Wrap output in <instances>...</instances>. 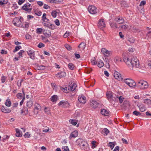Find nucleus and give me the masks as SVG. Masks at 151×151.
I'll list each match as a JSON object with an SVG mask.
<instances>
[{"instance_id":"1","label":"nucleus","mask_w":151,"mask_h":151,"mask_svg":"<svg viewBox=\"0 0 151 151\" xmlns=\"http://www.w3.org/2000/svg\"><path fill=\"white\" fill-rule=\"evenodd\" d=\"M131 63L129 65V68L133 70L134 68H139V60L135 56L133 57L131 60Z\"/></svg>"},{"instance_id":"2","label":"nucleus","mask_w":151,"mask_h":151,"mask_svg":"<svg viewBox=\"0 0 151 151\" xmlns=\"http://www.w3.org/2000/svg\"><path fill=\"white\" fill-rule=\"evenodd\" d=\"M124 83L129 86L132 88H134L136 84L134 81L131 78H126L124 80Z\"/></svg>"},{"instance_id":"3","label":"nucleus","mask_w":151,"mask_h":151,"mask_svg":"<svg viewBox=\"0 0 151 151\" xmlns=\"http://www.w3.org/2000/svg\"><path fill=\"white\" fill-rule=\"evenodd\" d=\"M137 86L142 89H145L148 87L147 83L143 80H141L138 81L137 85Z\"/></svg>"},{"instance_id":"4","label":"nucleus","mask_w":151,"mask_h":151,"mask_svg":"<svg viewBox=\"0 0 151 151\" xmlns=\"http://www.w3.org/2000/svg\"><path fill=\"white\" fill-rule=\"evenodd\" d=\"M13 23L15 26L20 27L22 26V22L19 19L18 17H15L14 19Z\"/></svg>"},{"instance_id":"5","label":"nucleus","mask_w":151,"mask_h":151,"mask_svg":"<svg viewBox=\"0 0 151 151\" xmlns=\"http://www.w3.org/2000/svg\"><path fill=\"white\" fill-rule=\"evenodd\" d=\"M31 4L29 3H27L22 7V9L28 12H31L32 9V8H30Z\"/></svg>"},{"instance_id":"6","label":"nucleus","mask_w":151,"mask_h":151,"mask_svg":"<svg viewBox=\"0 0 151 151\" xmlns=\"http://www.w3.org/2000/svg\"><path fill=\"white\" fill-rule=\"evenodd\" d=\"M101 51L105 56L107 57L109 56L112 54V52L111 51H109L105 48H101Z\"/></svg>"},{"instance_id":"7","label":"nucleus","mask_w":151,"mask_h":151,"mask_svg":"<svg viewBox=\"0 0 151 151\" xmlns=\"http://www.w3.org/2000/svg\"><path fill=\"white\" fill-rule=\"evenodd\" d=\"M88 10L91 14H95L97 13V9L95 6H89L88 8Z\"/></svg>"},{"instance_id":"8","label":"nucleus","mask_w":151,"mask_h":151,"mask_svg":"<svg viewBox=\"0 0 151 151\" xmlns=\"http://www.w3.org/2000/svg\"><path fill=\"white\" fill-rule=\"evenodd\" d=\"M80 144L82 149L87 151L89 149V146L87 142H81V144Z\"/></svg>"},{"instance_id":"9","label":"nucleus","mask_w":151,"mask_h":151,"mask_svg":"<svg viewBox=\"0 0 151 151\" xmlns=\"http://www.w3.org/2000/svg\"><path fill=\"white\" fill-rule=\"evenodd\" d=\"M100 104V102L92 100L90 102V105L93 108H96Z\"/></svg>"},{"instance_id":"10","label":"nucleus","mask_w":151,"mask_h":151,"mask_svg":"<svg viewBox=\"0 0 151 151\" xmlns=\"http://www.w3.org/2000/svg\"><path fill=\"white\" fill-rule=\"evenodd\" d=\"M98 26L100 28H102L105 27V22L103 19H101L99 20L98 23Z\"/></svg>"},{"instance_id":"11","label":"nucleus","mask_w":151,"mask_h":151,"mask_svg":"<svg viewBox=\"0 0 151 151\" xmlns=\"http://www.w3.org/2000/svg\"><path fill=\"white\" fill-rule=\"evenodd\" d=\"M140 111L143 112L146 110V108L145 105L141 103H138L137 105Z\"/></svg>"},{"instance_id":"12","label":"nucleus","mask_w":151,"mask_h":151,"mask_svg":"<svg viewBox=\"0 0 151 151\" xmlns=\"http://www.w3.org/2000/svg\"><path fill=\"white\" fill-rule=\"evenodd\" d=\"M35 106L34 112L35 114H37L38 113L39 111L40 110L41 107L40 105L37 103H36L35 104Z\"/></svg>"},{"instance_id":"13","label":"nucleus","mask_w":151,"mask_h":151,"mask_svg":"<svg viewBox=\"0 0 151 151\" xmlns=\"http://www.w3.org/2000/svg\"><path fill=\"white\" fill-rule=\"evenodd\" d=\"M78 100L81 103L83 104H84L86 102V97L82 95H80L79 96Z\"/></svg>"},{"instance_id":"14","label":"nucleus","mask_w":151,"mask_h":151,"mask_svg":"<svg viewBox=\"0 0 151 151\" xmlns=\"http://www.w3.org/2000/svg\"><path fill=\"white\" fill-rule=\"evenodd\" d=\"M69 105V104L68 102L66 101H62L59 104V105H62V106L64 107L68 106Z\"/></svg>"},{"instance_id":"15","label":"nucleus","mask_w":151,"mask_h":151,"mask_svg":"<svg viewBox=\"0 0 151 151\" xmlns=\"http://www.w3.org/2000/svg\"><path fill=\"white\" fill-rule=\"evenodd\" d=\"M114 76L115 78L119 80H120L121 78V75L117 71H115L114 73Z\"/></svg>"},{"instance_id":"16","label":"nucleus","mask_w":151,"mask_h":151,"mask_svg":"<svg viewBox=\"0 0 151 151\" xmlns=\"http://www.w3.org/2000/svg\"><path fill=\"white\" fill-rule=\"evenodd\" d=\"M27 53L31 59H34L35 58L34 53L33 50H29L27 51Z\"/></svg>"},{"instance_id":"17","label":"nucleus","mask_w":151,"mask_h":151,"mask_svg":"<svg viewBox=\"0 0 151 151\" xmlns=\"http://www.w3.org/2000/svg\"><path fill=\"white\" fill-rule=\"evenodd\" d=\"M78 135V132L76 130H75L71 133L69 138H71L72 137L75 138L77 137Z\"/></svg>"},{"instance_id":"18","label":"nucleus","mask_w":151,"mask_h":151,"mask_svg":"<svg viewBox=\"0 0 151 151\" xmlns=\"http://www.w3.org/2000/svg\"><path fill=\"white\" fill-rule=\"evenodd\" d=\"M123 60L126 63V64L129 67V65H130V63H131V60H129V58L127 56H124L123 57Z\"/></svg>"},{"instance_id":"19","label":"nucleus","mask_w":151,"mask_h":151,"mask_svg":"<svg viewBox=\"0 0 151 151\" xmlns=\"http://www.w3.org/2000/svg\"><path fill=\"white\" fill-rule=\"evenodd\" d=\"M1 110L2 112L6 113H10L11 111L10 109L7 108L6 107L5 108L4 106L2 107Z\"/></svg>"},{"instance_id":"20","label":"nucleus","mask_w":151,"mask_h":151,"mask_svg":"<svg viewBox=\"0 0 151 151\" xmlns=\"http://www.w3.org/2000/svg\"><path fill=\"white\" fill-rule=\"evenodd\" d=\"M66 76V73L64 72H62L58 73L56 75V77L58 78H62Z\"/></svg>"},{"instance_id":"21","label":"nucleus","mask_w":151,"mask_h":151,"mask_svg":"<svg viewBox=\"0 0 151 151\" xmlns=\"http://www.w3.org/2000/svg\"><path fill=\"white\" fill-rule=\"evenodd\" d=\"M116 21L119 24H122L124 22V19L122 17H117L115 19Z\"/></svg>"},{"instance_id":"22","label":"nucleus","mask_w":151,"mask_h":151,"mask_svg":"<svg viewBox=\"0 0 151 151\" xmlns=\"http://www.w3.org/2000/svg\"><path fill=\"white\" fill-rule=\"evenodd\" d=\"M69 88L70 91H73L77 87V85L75 83H71L70 84H69Z\"/></svg>"},{"instance_id":"23","label":"nucleus","mask_w":151,"mask_h":151,"mask_svg":"<svg viewBox=\"0 0 151 151\" xmlns=\"http://www.w3.org/2000/svg\"><path fill=\"white\" fill-rule=\"evenodd\" d=\"M51 101L52 102H56L58 99V96L56 95H54L50 98Z\"/></svg>"},{"instance_id":"24","label":"nucleus","mask_w":151,"mask_h":151,"mask_svg":"<svg viewBox=\"0 0 151 151\" xmlns=\"http://www.w3.org/2000/svg\"><path fill=\"white\" fill-rule=\"evenodd\" d=\"M16 136L17 137H20L22 136V133L20 132L19 129H16Z\"/></svg>"},{"instance_id":"25","label":"nucleus","mask_w":151,"mask_h":151,"mask_svg":"<svg viewBox=\"0 0 151 151\" xmlns=\"http://www.w3.org/2000/svg\"><path fill=\"white\" fill-rule=\"evenodd\" d=\"M109 132V130L107 128H104L102 131V134L104 135H107Z\"/></svg>"},{"instance_id":"26","label":"nucleus","mask_w":151,"mask_h":151,"mask_svg":"<svg viewBox=\"0 0 151 151\" xmlns=\"http://www.w3.org/2000/svg\"><path fill=\"white\" fill-rule=\"evenodd\" d=\"M85 46L86 44L84 42H82L79 45L78 47L81 48V49L83 50L85 48Z\"/></svg>"},{"instance_id":"27","label":"nucleus","mask_w":151,"mask_h":151,"mask_svg":"<svg viewBox=\"0 0 151 151\" xmlns=\"http://www.w3.org/2000/svg\"><path fill=\"white\" fill-rule=\"evenodd\" d=\"M101 113L103 115L106 116L109 114V112L106 110L103 109L101 110Z\"/></svg>"},{"instance_id":"28","label":"nucleus","mask_w":151,"mask_h":151,"mask_svg":"<svg viewBox=\"0 0 151 151\" xmlns=\"http://www.w3.org/2000/svg\"><path fill=\"white\" fill-rule=\"evenodd\" d=\"M34 12L35 14L38 16H40L42 15V12L38 9H35Z\"/></svg>"},{"instance_id":"29","label":"nucleus","mask_w":151,"mask_h":151,"mask_svg":"<svg viewBox=\"0 0 151 151\" xmlns=\"http://www.w3.org/2000/svg\"><path fill=\"white\" fill-rule=\"evenodd\" d=\"M69 122L73 125L75 126L77 123V121L75 119H70L69 120Z\"/></svg>"},{"instance_id":"30","label":"nucleus","mask_w":151,"mask_h":151,"mask_svg":"<svg viewBox=\"0 0 151 151\" xmlns=\"http://www.w3.org/2000/svg\"><path fill=\"white\" fill-rule=\"evenodd\" d=\"M5 105L8 107H10L11 105V102L10 101L9 99H7L5 103Z\"/></svg>"},{"instance_id":"31","label":"nucleus","mask_w":151,"mask_h":151,"mask_svg":"<svg viewBox=\"0 0 151 151\" xmlns=\"http://www.w3.org/2000/svg\"><path fill=\"white\" fill-rule=\"evenodd\" d=\"M33 103L32 100L28 101L27 103V106L29 108L31 107L33 105Z\"/></svg>"},{"instance_id":"32","label":"nucleus","mask_w":151,"mask_h":151,"mask_svg":"<svg viewBox=\"0 0 151 151\" xmlns=\"http://www.w3.org/2000/svg\"><path fill=\"white\" fill-rule=\"evenodd\" d=\"M115 142H109L108 145L110 147L111 149H112L115 145Z\"/></svg>"},{"instance_id":"33","label":"nucleus","mask_w":151,"mask_h":151,"mask_svg":"<svg viewBox=\"0 0 151 151\" xmlns=\"http://www.w3.org/2000/svg\"><path fill=\"white\" fill-rule=\"evenodd\" d=\"M68 67L69 69L71 70H73L74 69L75 66L72 63H69L68 65Z\"/></svg>"},{"instance_id":"34","label":"nucleus","mask_w":151,"mask_h":151,"mask_svg":"<svg viewBox=\"0 0 151 151\" xmlns=\"http://www.w3.org/2000/svg\"><path fill=\"white\" fill-rule=\"evenodd\" d=\"M98 64V66L100 68L102 67L104 65L103 62L101 60L99 61Z\"/></svg>"},{"instance_id":"35","label":"nucleus","mask_w":151,"mask_h":151,"mask_svg":"<svg viewBox=\"0 0 151 151\" xmlns=\"http://www.w3.org/2000/svg\"><path fill=\"white\" fill-rule=\"evenodd\" d=\"M110 25L112 28L114 29H115L116 28H118L117 25L114 23H111L110 24Z\"/></svg>"},{"instance_id":"36","label":"nucleus","mask_w":151,"mask_h":151,"mask_svg":"<svg viewBox=\"0 0 151 151\" xmlns=\"http://www.w3.org/2000/svg\"><path fill=\"white\" fill-rule=\"evenodd\" d=\"M106 96L108 100L109 101L111 100V99L113 96L110 92H109L106 94Z\"/></svg>"},{"instance_id":"37","label":"nucleus","mask_w":151,"mask_h":151,"mask_svg":"<svg viewBox=\"0 0 151 151\" xmlns=\"http://www.w3.org/2000/svg\"><path fill=\"white\" fill-rule=\"evenodd\" d=\"M118 100V97L116 96V97H114L113 96L111 99V100L109 101L111 102H112V101H117Z\"/></svg>"},{"instance_id":"38","label":"nucleus","mask_w":151,"mask_h":151,"mask_svg":"<svg viewBox=\"0 0 151 151\" xmlns=\"http://www.w3.org/2000/svg\"><path fill=\"white\" fill-rule=\"evenodd\" d=\"M22 47L20 45H17L16 46L15 49L13 50V52H15L18 51L19 50L21 49Z\"/></svg>"},{"instance_id":"39","label":"nucleus","mask_w":151,"mask_h":151,"mask_svg":"<svg viewBox=\"0 0 151 151\" xmlns=\"http://www.w3.org/2000/svg\"><path fill=\"white\" fill-rule=\"evenodd\" d=\"M46 14L45 13H44L43 14L42 16V20L45 21V20H47V21H49V19H47L46 17Z\"/></svg>"},{"instance_id":"40","label":"nucleus","mask_w":151,"mask_h":151,"mask_svg":"<svg viewBox=\"0 0 151 151\" xmlns=\"http://www.w3.org/2000/svg\"><path fill=\"white\" fill-rule=\"evenodd\" d=\"M144 102L147 105L151 104V100L150 99H147L144 100Z\"/></svg>"},{"instance_id":"41","label":"nucleus","mask_w":151,"mask_h":151,"mask_svg":"<svg viewBox=\"0 0 151 151\" xmlns=\"http://www.w3.org/2000/svg\"><path fill=\"white\" fill-rule=\"evenodd\" d=\"M128 41L134 43V39L133 37L132 36H129L128 38Z\"/></svg>"},{"instance_id":"42","label":"nucleus","mask_w":151,"mask_h":151,"mask_svg":"<svg viewBox=\"0 0 151 151\" xmlns=\"http://www.w3.org/2000/svg\"><path fill=\"white\" fill-rule=\"evenodd\" d=\"M43 29L41 28H38L36 30V33L37 34H41L42 32Z\"/></svg>"},{"instance_id":"43","label":"nucleus","mask_w":151,"mask_h":151,"mask_svg":"<svg viewBox=\"0 0 151 151\" xmlns=\"http://www.w3.org/2000/svg\"><path fill=\"white\" fill-rule=\"evenodd\" d=\"M105 62L106 63V66L107 67H109V60L107 58H105L104 60Z\"/></svg>"},{"instance_id":"44","label":"nucleus","mask_w":151,"mask_h":151,"mask_svg":"<svg viewBox=\"0 0 151 151\" xmlns=\"http://www.w3.org/2000/svg\"><path fill=\"white\" fill-rule=\"evenodd\" d=\"M41 37L42 40L45 42H49V41L48 40V39H46L45 37L43 36L42 35Z\"/></svg>"},{"instance_id":"45","label":"nucleus","mask_w":151,"mask_h":151,"mask_svg":"<svg viewBox=\"0 0 151 151\" xmlns=\"http://www.w3.org/2000/svg\"><path fill=\"white\" fill-rule=\"evenodd\" d=\"M57 12L56 11H54L51 13V15L54 18L56 17L57 16Z\"/></svg>"},{"instance_id":"46","label":"nucleus","mask_w":151,"mask_h":151,"mask_svg":"<svg viewBox=\"0 0 151 151\" xmlns=\"http://www.w3.org/2000/svg\"><path fill=\"white\" fill-rule=\"evenodd\" d=\"M38 69L39 70H44L45 68V66L44 65H39L37 66Z\"/></svg>"},{"instance_id":"47","label":"nucleus","mask_w":151,"mask_h":151,"mask_svg":"<svg viewBox=\"0 0 151 151\" xmlns=\"http://www.w3.org/2000/svg\"><path fill=\"white\" fill-rule=\"evenodd\" d=\"M62 149L63 151H69V149L68 146H63Z\"/></svg>"},{"instance_id":"48","label":"nucleus","mask_w":151,"mask_h":151,"mask_svg":"<svg viewBox=\"0 0 151 151\" xmlns=\"http://www.w3.org/2000/svg\"><path fill=\"white\" fill-rule=\"evenodd\" d=\"M133 114L136 116L140 115L141 114L140 112L137 111H134L133 112Z\"/></svg>"},{"instance_id":"49","label":"nucleus","mask_w":151,"mask_h":151,"mask_svg":"<svg viewBox=\"0 0 151 151\" xmlns=\"http://www.w3.org/2000/svg\"><path fill=\"white\" fill-rule=\"evenodd\" d=\"M65 47L69 50H71V47L70 45L68 44H66L65 45Z\"/></svg>"},{"instance_id":"50","label":"nucleus","mask_w":151,"mask_h":151,"mask_svg":"<svg viewBox=\"0 0 151 151\" xmlns=\"http://www.w3.org/2000/svg\"><path fill=\"white\" fill-rule=\"evenodd\" d=\"M44 111L45 112L47 113V114H50L49 109V108L45 107L44 109Z\"/></svg>"},{"instance_id":"51","label":"nucleus","mask_w":151,"mask_h":151,"mask_svg":"<svg viewBox=\"0 0 151 151\" xmlns=\"http://www.w3.org/2000/svg\"><path fill=\"white\" fill-rule=\"evenodd\" d=\"M128 27V26L127 25H123L122 26H120L119 28V29H126Z\"/></svg>"},{"instance_id":"52","label":"nucleus","mask_w":151,"mask_h":151,"mask_svg":"<svg viewBox=\"0 0 151 151\" xmlns=\"http://www.w3.org/2000/svg\"><path fill=\"white\" fill-rule=\"evenodd\" d=\"M31 134L28 132H27L24 135V136L25 138H29L31 137Z\"/></svg>"},{"instance_id":"53","label":"nucleus","mask_w":151,"mask_h":151,"mask_svg":"<svg viewBox=\"0 0 151 151\" xmlns=\"http://www.w3.org/2000/svg\"><path fill=\"white\" fill-rule=\"evenodd\" d=\"M124 98L122 96H120L119 97H118V99L119 100L120 103H122L123 101Z\"/></svg>"},{"instance_id":"54","label":"nucleus","mask_w":151,"mask_h":151,"mask_svg":"<svg viewBox=\"0 0 151 151\" xmlns=\"http://www.w3.org/2000/svg\"><path fill=\"white\" fill-rule=\"evenodd\" d=\"M51 85L54 89L55 90H57V87L55 83H51Z\"/></svg>"},{"instance_id":"55","label":"nucleus","mask_w":151,"mask_h":151,"mask_svg":"<svg viewBox=\"0 0 151 151\" xmlns=\"http://www.w3.org/2000/svg\"><path fill=\"white\" fill-rule=\"evenodd\" d=\"M23 94H24V97L23 98V99H22V101L20 103V106H21V105H22L23 103V102H24V100L25 99V94L24 93V92H23Z\"/></svg>"},{"instance_id":"56","label":"nucleus","mask_w":151,"mask_h":151,"mask_svg":"<svg viewBox=\"0 0 151 151\" xmlns=\"http://www.w3.org/2000/svg\"><path fill=\"white\" fill-rule=\"evenodd\" d=\"M17 96L18 99H21L22 97V93H19L17 94Z\"/></svg>"},{"instance_id":"57","label":"nucleus","mask_w":151,"mask_h":151,"mask_svg":"<svg viewBox=\"0 0 151 151\" xmlns=\"http://www.w3.org/2000/svg\"><path fill=\"white\" fill-rule=\"evenodd\" d=\"M70 86L69 85L68 86V87H65V93H67L69 91H70Z\"/></svg>"},{"instance_id":"58","label":"nucleus","mask_w":151,"mask_h":151,"mask_svg":"<svg viewBox=\"0 0 151 151\" xmlns=\"http://www.w3.org/2000/svg\"><path fill=\"white\" fill-rule=\"evenodd\" d=\"M96 142H92L91 143V147L93 149H94L96 147Z\"/></svg>"},{"instance_id":"59","label":"nucleus","mask_w":151,"mask_h":151,"mask_svg":"<svg viewBox=\"0 0 151 151\" xmlns=\"http://www.w3.org/2000/svg\"><path fill=\"white\" fill-rule=\"evenodd\" d=\"M44 46L45 45L41 42L38 45V47L40 48L44 47Z\"/></svg>"},{"instance_id":"60","label":"nucleus","mask_w":151,"mask_h":151,"mask_svg":"<svg viewBox=\"0 0 151 151\" xmlns=\"http://www.w3.org/2000/svg\"><path fill=\"white\" fill-rule=\"evenodd\" d=\"M43 34L46 36L48 37H50L51 35L50 33H47V32H45L43 33Z\"/></svg>"},{"instance_id":"61","label":"nucleus","mask_w":151,"mask_h":151,"mask_svg":"<svg viewBox=\"0 0 151 151\" xmlns=\"http://www.w3.org/2000/svg\"><path fill=\"white\" fill-rule=\"evenodd\" d=\"M69 35V32L67 31L63 35V37H64L66 38Z\"/></svg>"},{"instance_id":"62","label":"nucleus","mask_w":151,"mask_h":151,"mask_svg":"<svg viewBox=\"0 0 151 151\" xmlns=\"http://www.w3.org/2000/svg\"><path fill=\"white\" fill-rule=\"evenodd\" d=\"M48 27L49 28H51V29H54L55 28L54 25L52 24H50Z\"/></svg>"},{"instance_id":"63","label":"nucleus","mask_w":151,"mask_h":151,"mask_svg":"<svg viewBox=\"0 0 151 151\" xmlns=\"http://www.w3.org/2000/svg\"><path fill=\"white\" fill-rule=\"evenodd\" d=\"M42 24L45 26L48 27L50 24H48V22H45V21L43 22Z\"/></svg>"},{"instance_id":"64","label":"nucleus","mask_w":151,"mask_h":151,"mask_svg":"<svg viewBox=\"0 0 151 151\" xmlns=\"http://www.w3.org/2000/svg\"><path fill=\"white\" fill-rule=\"evenodd\" d=\"M151 38V31L149 32L147 34V37Z\"/></svg>"}]
</instances>
